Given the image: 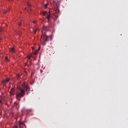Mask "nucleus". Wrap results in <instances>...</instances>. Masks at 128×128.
<instances>
[{"instance_id": "nucleus-18", "label": "nucleus", "mask_w": 128, "mask_h": 128, "mask_svg": "<svg viewBox=\"0 0 128 128\" xmlns=\"http://www.w3.org/2000/svg\"><path fill=\"white\" fill-rule=\"evenodd\" d=\"M28 6L30 8V6H32V4H30V3H28Z\"/></svg>"}, {"instance_id": "nucleus-9", "label": "nucleus", "mask_w": 128, "mask_h": 128, "mask_svg": "<svg viewBox=\"0 0 128 128\" xmlns=\"http://www.w3.org/2000/svg\"><path fill=\"white\" fill-rule=\"evenodd\" d=\"M0 98H2V96H0ZM0 104H2V98H0Z\"/></svg>"}, {"instance_id": "nucleus-12", "label": "nucleus", "mask_w": 128, "mask_h": 128, "mask_svg": "<svg viewBox=\"0 0 128 128\" xmlns=\"http://www.w3.org/2000/svg\"><path fill=\"white\" fill-rule=\"evenodd\" d=\"M42 14L43 16H46V11H43L42 12Z\"/></svg>"}, {"instance_id": "nucleus-19", "label": "nucleus", "mask_w": 128, "mask_h": 128, "mask_svg": "<svg viewBox=\"0 0 128 128\" xmlns=\"http://www.w3.org/2000/svg\"><path fill=\"white\" fill-rule=\"evenodd\" d=\"M18 26H22V22H20L18 24Z\"/></svg>"}, {"instance_id": "nucleus-1", "label": "nucleus", "mask_w": 128, "mask_h": 128, "mask_svg": "<svg viewBox=\"0 0 128 128\" xmlns=\"http://www.w3.org/2000/svg\"><path fill=\"white\" fill-rule=\"evenodd\" d=\"M24 90H30V87L28 84H26V83H24L22 85V88L18 87V92L16 94V97L17 100H20L21 98H24L26 96V92Z\"/></svg>"}, {"instance_id": "nucleus-4", "label": "nucleus", "mask_w": 128, "mask_h": 128, "mask_svg": "<svg viewBox=\"0 0 128 128\" xmlns=\"http://www.w3.org/2000/svg\"><path fill=\"white\" fill-rule=\"evenodd\" d=\"M10 78H6V79L3 80L2 84H3L4 86H6V84L7 82H10Z\"/></svg>"}, {"instance_id": "nucleus-10", "label": "nucleus", "mask_w": 128, "mask_h": 128, "mask_svg": "<svg viewBox=\"0 0 128 128\" xmlns=\"http://www.w3.org/2000/svg\"><path fill=\"white\" fill-rule=\"evenodd\" d=\"M10 52H14V48H10Z\"/></svg>"}, {"instance_id": "nucleus-2", "label": "nucleus", "mask_w": 128, "mask_h": 128, "mask_svg": "<svg viewBox=\"0 0 128 128\" xmlns=\"http://www.w3.org/2000/svg\"><path fill=\"white\" fill-rule=\"evenodd\" d=\"M24 90H30V87L28 84H26V83H24L22 85V88L18 87V92L16 94V97L17 100H20L21 98H24L26 96V92Z\"/></svg>"}, {"instance_id": "nucleus-6", "label": "nucleus", "mask_w": 128, "mask_h": 128, "mask_svg": "<svg viewBox=\"0 0 128 128\" xmlns=\"http://www.w3.org/2000/svg\"><path fill=\"white\" fill-rule=\"evenodd\" d=\"M10 94H12V96H14V88H12L11 89V90L10 92Z\"/></svg>"}, {"instance_id": "nucleus-8", "label": "nucleus", "mask_w": 128, "mask_h": 128, "mask_svg": "<svg viewBox=\"0 0 128 128\" xmlns=\"http://www.w3.org/2000/svg\"><path fill=\"white\" fill-rule=\"evenodd\" d=\"M43 30H46V32L48 30V27L46 26H44Z\"/></svg>"}, {"instance_id": "nucleus-3", "label": "nucleus", "mask_w": 128, "mask_h": 128, "mask_svg": "<svg viewBox=\"0 0 128 128\" xmlns=\"http://www.w3.org/2000/svg\"><path fill=\"white\" fill-rule=\"evenodd\" d=\"M42 38L44 40V42H42L43 46H46V42H48V40H52V36H48L46 34H42L41 36Z\"/></svg>"}, {"instance_id": "nucleus-13", "label": "nucleus", "mask_w": 128, "mask_h": 128, "mask_svg": "<svg viewBox=\"0 0 128 128\" xmlns=\"http://www.w3.org/2000/svg\"><path fill=\"white\" fill-rule=\"evenodd\" d=\"M5 60L6 62H10V60H8V56H6L5 58Z\"/></svg>"}, {"instance_id": "nucleus-16", "label": "nucleus", "mask_w": 128, "mask_h": 128, "mask_svg": "<svg viewBox=\"0 0 128 128\" xmlns=\"http://www.w3.org/2000/svg\"><path fill=\"white\" fill-rule=\"evenodd\" d=\"M48 4H44V8H48Z\"/></svg>"}, {"instance_id": "nucleus-15", "label": "nucleus", "mask_w": 128, "mask_h": 128, "mask_svg": "<svg viewBox=\"0 0 128 128\" xmlns=\"http://www.w3.org/2000/svg\"><path fill=\"white\" fill-rule=\"evenodd\" d=\"M34 54H38V50L34 51Z\"/></svg>"}, {"instance_id": "nucleus-23", "label": "nucleus", "mask_w": 128, "mask_h": 128, "mask_svg": "<svg viewBox=\"0 0 128 128\" xmlns=\"http://www.w3.org/2000/svg\"><path fill=\"white\" fill-rule=\"evenodd\" d=\"M1 32H2V30L0 29V34Z\"/></svg>"}, {"instance_id": "nucleus-24", "label": "nucleus", "mask_w": 128, "mask_h": 128, "mask_svg": "<svg viewBox=\"0 0 128 128\" xmlns=\"http://www.w3.org/2000/svg\"><path fill=\"white\" fill-rule=\"evenodd\" d=\"M0 40H2V38H0Z\"/></svg>"}, {"instance_id": "nucleus-5", "label": "nucleus", "mask_w": 128, "mask_h": 128, "mask_svg": "<svg viewBox=\"0 0 128 128\" xmlns=\"http://www.w3.org/2000/svg\"><path fill=\"white\" fill-rule=\"evenodd\" d=\"M52 2L54 4V6H56V8H58V6H60V2H56L54 0H53Z\"/></svg>"}, {"instance_id": "nucleus-20", "label": "nucleus", "mask_w": 128, "mask_h": 128, "mask_svg": "<svg viewBox=\"0 0 128 128\" xmlns=\"http://www.w3.org/2000/svg\"><path fill=\"white\" fill-rule=\"evenodd\" d=\"M13 128H18L17 126H14Z\"/></svg>"}, {"instance_id": "nucleus-22", "label": "nucleus", "mask_w": 128, "mask_h": 128, "mask_svg": "<svg viewBox=\"0 0 128 128\" xmlns=\"http://www.w3.org/2000/svg\"><path fill=\"white\" fill-rule=\"evenodd\" d=\"M33 22H34V24H36V21H34Z\"/></svg>"}, {"instance_id": "nucleus-17", "label": "nucleus", "mask_w": 128, "mask_h": 128, "mask_svg": "<svg viewBox=\"0 0 128 128\" xmlns=\"http://www.w3.org/2000/svg\"><path fill=\"white\" fill-rule=\"evenodd\" d=\"M33 30H34V34H36V29L34 28V29Z\"/></svg>"}, {"instance_id": "nucleus-21", "label": "nucleus", "mask_w": 128, "mask_h": 128, "mask_svg": "<svg viewBox=\"0 0 128 128\" xmlns=\"http://www.w3.org/2000/svg\"><path fill=\"white\" fill-rule=\"evenodd\" d=\"M8 2H12L13 0H8Z\"/></svg>"}, {"instance_id": "nucleus-14", "label": "nucleus", "mask_w": 128, "mask_h": 128, "mask_svg": "<svg viewBox=\"0 0 128 128\" xmlns=\"http://www.w3.org/2000/svg\"><path fill=\"white\" fill-rule=\"evenodd\" d=\"M32 55H28L27 56V58H29V60L30 58H32Z\"/></svg>"}, {"instance_id": "nucleus-7", "label": "nucleus", "mask_w": 128, "mask_h": 128, "mask_svg": "<svg viewBox=\"0 0 128 128\" xmlns=\"http://www.w3.org/2000/svg\"><path fill=\"white\" fill-rule=\"evenodd\" d=\"M52 16V14L50 13L49 14H48L46 18L48 19V20H50V16Z\"/></svg>"}, {"instance_id": "nucleus-11", "label": "nucleus", "mask_w": 128, "mask_h": 128, "mask_svg": "<svg viewBox=\"0 0 128 128\" xmlns=\"http://www.w3.org/2000/svg\"><path fill=\"white\" fill-rule=\"evenodd\" d=\"M16 78H17V80H20V75L17 74L16 75Z\"/></svg>"}]
</instances>
